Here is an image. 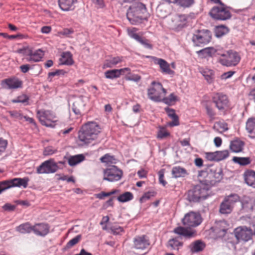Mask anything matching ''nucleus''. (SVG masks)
<instances>
[{
	"label": "nucleus",
	"mask_w": 255,
	"mask_h": 255,
	"mask_svg": "<svg viewBox=\"0 0 255 255\" xmlns=\"http://www.w3.org/2000/svg\"><path fill=\"white\" fill-rule=\"evenodd\" d=\"M149 16L145 5L139 1H134L127 13L128 19L134 25L141 23L143 20H147Z\"/></svg>",
	"instance_id": "nucleus-1"
},
{
	"label": "nucleus",
	"mask_w": 255,
	"mask_h": 255,
	"mask_svg": "<svg viewBox=\"0 0 255 255\" xmlns=\"http://www.w3.org/2000/svg\"><path fill=\"white\" fill-rule=\"evenodd\" d=\"M101 128L96 122H88L84 125L78 133L79 140L84 144H89L97 139Z\"/></svg>",
	"instance_id": "nucleus-2"
},
{
	"label": "nucleus",
	"mask_w": 255,
	"mask_h": 255,
	"mask_svg": "<svg viewBox=\"0 0 255 255\" xmlns=\"http://www.w3.org/2000/svg\"><path fill=\"white\" fill-rule=\"evenodd\" d=\"M209 187L208 185L200 184L188 192L187 198L190 202H198L208 196Z\"/></svg>",
	"instance_id": "nucleus-3"
},
{
	"label": "nucleus",
	"mask_w": 255,
	"mask_h": 255,
	"mask_svg": "<svg viewBox=\"0 0 255 255\" xmlns=\"http://www.w3.org/2000/svg\"><path fill=\"white\" fill-rule=\"evenodd\" d=\"M36 116L41 125L47 127L54 128L58 121L56 114L50 110H37Z\"/></svg>",
	"instance_id": "nucleus-4"
},
{
	"label": "nucleus",
	"mask_w": 255,
	"mask_h": 255,
	"mask_svg": "<svg viewBox=\"0 0 255 255\" xmlns=\"http://www.w3.org/2000/svg\"><path fill=\"white\" fill-rule=\"evenodd\" d=\"M214 1L218 2L219 4L212 8L209 12L210 16L216 20H226L230 19L232 14L229 10V7L222 3L221 1Z\"/></svg>",
	"instance_id": "nucleus-5"
},
{
	"label": "nucleus",
	"mask_w": 255,
	"mask_h": 255,
	"mask_svg": "<svg viewBox=\"0 0 255 255\" xmlns=\"http://www.w3.org/2000/svg\"><path fill=\"white\" fill-rule=\"evenodd\" d=\"M167 94V91L162 85L155 81L151 83L150 87L147 90L148 98L154 102H161L163 97Z\"/></svg>",
	"instance_id": "nucleus-6"
},
{
	"label": "nucleus",
	"mask_w": 255,
	"mask_h": 255,
	"mask_svg": "<svg viewBox=\"0 0 255 255\" xmlns=\"http://www.w3.org/2000/svg\"><path fill=\"white\" fill-rule=\"evenodd\" d=\"M212 101L219 111L224 114L230 109V103L228 96L222 93H215L212 97Z\"/></svg>",
	"instance_id": "nucleus-7"
},
{
	"label": "nucleus",
	"mask_w": 255,
	"mask_h": 255,
	"mask_svg": "<svg viewBox=\"0 0 255 255\" xmlns=\"http://www.w3.org/2000/svg\"><path fill=\"white\" fill-rule=\"evenodd\" d=\"M240 200L236 194H232L225 197L220 206L219 212L222 214H230L234 208V204Z\"/></svg>",
	"instance_id": "nucleus-8"
},
{
	"label": "nucleus",
	"mask_w": 255,
	"mask_h": 255,
	"mask_svg": "<svg viewBox=\"0 0 255 255\" xmlns=\"http://www.w3.org/2000/svg\"><path fill=\"white\" fill-rule=\"evenodd\" d=\"M234 234L236 239L235 243L237 244L241 241L247 242L252 240L253 231L250 227L239 226L234 230Z\"/></svg>",
	"instance_id": "nucleus-9"
},
{
	"label": "nucleus",
	"mask_w": 255,
	"mask_h": 255,
	"mask_svg": "<svg viewBox=\"0 0 255 255\" xmlns=\"http://www.w3.org/2000/svg\"><path fill=\"white\" fill-rule=\"evenodd\" d=\"M212 38L210 31L206 29L196 31L193 35L192 40L196 46L206 44L209 43Z\"/></svg>",
	"instance_id": "nucleus-10"
},
{
	"label": "nucleus",
	"mask_w": 255,
	"mask_h": 255,
	"mask_svg": "<svg viewBox=\"0 0 255 255\" xmlns=\"http://www.w3.org/2000/svg\"><path fill=\"white\" fill-rule=\"evenodd\" d=\"M182 221L185 226L196 227L201 224L202 218L199 213L191 211L185 215Z\"/></svg>",
	"instance_id": "nucleus-11"
},
{
	"label": "nucleus",
	"mask_w": 255,
	"mask_h": 255,
	"mask_svg": "<svg viewBox=\"0 0 255 255\" xmlns=\"http://www.w3.org/2000/svg\"><path fill=\"white\" fill-rule=\"evenodd\" d=\"M222 58L219 59L220 63L227 66H236L241 60L239 54L237 52L232 50L222 54Z\"/></svg>",
	"instance_id": "nucleus-12"
},
{
	"label": "nucleus",
	"mask_w": 255,
	"mask_h": 255,
	"mask_svg": "<svg viewBox=\"0 0 255 255\" xmlns=\"http://www.w3.org/2000/svg\"><path fill=\"white\" fill-rule=\"evenodd\" d=\"M59 169L57 163L54 159L50 158L42 162L37 167L36 173L38 174H50L56 172Z\"/></svg>",
	"instance_id": "nucleus-13"
},
{
	"label": "nucleus",
	"mask_w": 255,
	"mask_h": 255,
	"mask_svg": "<svg viewBox=\"0 0 255 255\" xmlns=\"http://www.w3.org/2000/svg\"><path fill=\"white\" fill-rule=\"evenodd\" d=\"M122 175V171L113 165L104 170L103 179L110 182L117 181L121 179Z\"/></svg>",
	"instance_id": "nucleus-14"
},
{
	"label": "nucleus",
	"mask_w": 255,
	"mask_h": 255,
	"mask_svg": "<svg viewBox=\"0 0 255 255\" xmlns=\"http://www.w3.org/2000/svg\"><path fill=\"white\" fill-rule=\"evenodd\" d=\"M29 179L28 177L23 178H15L10 180L2 181V183L5 190L13 187L22 186L25 188L27 186Z\"/></svg>",
	"instance_id": "nucleus-15"
},
{
	"label": "nucleus",
	"mask_w": 255,
	"mask_h": 255,
	"mask_svg": "<svg viewBox=\"0 0 255 255\" xmlns=\"http://www.w3.org/2000/svg\"><path fill=\"white\" fill-rule=\"evenodd\" d=\"M214 234V238L216 239L224 237L228 229V225L225 221L216 222L215 226L211 229Z\"/></svg>",
	"instance_id": "nucleus-16"
},
{
	"label": "nucleus",
	"mask_w": 255,
	"mask_h": 255,
	"mask_svg": "<svg viewBox=\"0 0 255 255\" xmlns=\"http://www.w3.org/2000/svg\"><path fill=\"white\" fill-rule=\"evenodd\" d=\"M155 64L158 65L160 72L164 74L173 75L175 72L170 68V64L165 60L156 57H151Z\"/></svg>",
	"instance_id": "nucleus-17"
},
{
	"label": "nucleus",
	"mask_w": 255,
	"mask_h": 255,
	"mask_svg": "<svg viewBox=\"0 0 255 255\" xmlns=\"http://www.w3.org/2000/svg\"><path fill=\"white\" fill-rule=\"evenodd\" d=\"M187 17L185 15H174L171 19V26L172 28L179 30L185 25Z\"/></svg>",
	"instance_id": "nucleus-18"
},
{
	"label": "nucleus",
	"mask_w": 255,
	"mask_h": 255,
	"mask_svg": "<svg viewBox=\"0 0 255 255\" xmlns=\"http://www.w3.org/2000/svg\"><path fill=\"white\" fill-rule=\"evenodd\" d=\"M50 228L47 223H37L33 226V232L37 236L44 237L49 233Z\"/></svg>",
	"instance_id": "nucleus-19"
},
{
	"label": "nucleus",
	"mask_w": 255,
	"mask_h": 255,
	"mask_svg": "<svg viewBox=\"0 0 255 255\" xmlns=\"http://www.w3.org/2000/svg\"><path fill=\"white\" fill-rule=\"evenodd\" d=\"M22 82L15 78L5 79L2 81V86L5 89H13L20 88L22 86Z\"/></svg>",
	"instance_id": "nucleus-20"
},
{
	"label": "nucleus",
	"mask_w": 255,
	"mask_h": 255,
	"mask_svg": "<svg viewBox=\"0 0 255 255\" xmlns=\"http://www.w3.org/2000/svg\"><path fill=\"white\" fill-rule=\"evenodd\" d=\"M243 177L247 185L255 188V171L252 169H247L244 171Z\"/></svg>",
	"instance_id": "nucleus-21"
},
{
	"label": "nucleus",
	"mask_w": 255,
	"mask_h": 255,
	"mask_svg": "<svg viewBox=\"0 0 255 255\" xmlns=\"http://www.w3.org/2000/svg\"><path fill=\"white\" fill-rule=\"evenodd\" d=\"M134 247L136 249L144 250L149 245V242L145 238V236H137L133 240Z\"/></svg>",
	"instance_id": "nucleus-22"
},
{
	"label": "nucleus",
	"mask_w": 255,
	"mask_h": 255,
	"mask_svg": "<svg viewBox=\"0 0 255 255\" xmlns=\"http://www.w3.org/2000/svg\"><path fill=\"white\" fill-rule=\"evenodd\" d=\"M44 55V51L40 49L35 51L30 49L28 57H26V60L28 62H37L41 60Z\"/></svg>",
	"instance_id": "nucleus-23"
},
{
	"label": "nucleus",
	"mask_w": 255,
	"mask_h": 255,
	"mask_svg": "<svg viewBox=\"0 0 255 255\" xmlns=\"http://www.w3.org/2000/svg\"><path fill=\"white\" fill-rule=\"evenodd\" d=\"M245 145V142L244 141L236 138L231 142L230 149L233 152H241L243 151Z\"/></svg>",
	"instance_id": "nucleus-24"
},
{
	"label": "nucleus",
	"mask_w": 255,
	"mask_h": 255,
	"mask_svg": "<svg viewBox=\"0 0 255 255\" xmlns=\"http://www.w3.org/2000/svg\"><path fill=\"white\" fill-rule=\"evenodd\" d=\"M124 60L123 56L112 57L106 60L103 64V68H112L119 63L122 62Z\"/></svg>",
	"instance_id": "nucleus-25"
},
{
	"label": "nucleus",
	"mask_w": 255,
	"mask_h": 255,
	"mask_svg": "<svg viewBox=\"0 0 255 255\" xmlns=\"http://www.w3.org/2000/svg\"><path fill=\"white\" fill-rule=\"evenodd\" d=\"M246 129L248 133V136L251 138H255V118H250L246 124Z\"/></svg>",
	"instance_id": "nucleus-26"
},
{
	"label": "nucleus",
	"mask_w": 255,
	"mask_h": 255,
	"mask_svg": "<svg viewBox=\"0 0 255 255\" xmlns=\"http://www.w3.org/2000/svg\"><path fill=\"white\" fill-rule=\"evenodd\" d=\"M243 208L247 211L255 209V198L245 196L242 201Z\"/></svg>",
	"instance_id": "nucleus-27"
},
{
	"label": "nucleus",
	"mask_w": 255,
	"mask_h": 255,
	"mask_svg": "<svg viewBox=\"0 0 255 255\" xmlns=\"http://www.w3.org/2000/svg\"><path fill=\"white\" fill-rule=\"evenodd\" d=\"M165 111L168 116L172 119V121L168 123V125L170 127L178 126L179 125V118L175 113V111L169 108H165Z\"/></svg>",
	"instance_id": "nucleus-28"
},
{
	"label": "nucleus",
	"mask_w": 255,
	"mask_h": 255,
	"mask_svg": "<svg viewBox=\"0 0 255 255\" xmlns=\"http://www.w3.org/2000/svg\"><path fill=\"white\" fill-rule=\"evenodd\" d=\"M183 243L180 241L179 238H174L170 239L167 244V247L172 250L178 251L182 247Z\"/></svg>",
	"instance_id": "nucleus-29"
},
{
	"label": "nucleus",
	"mask_w": 255,
	"mask_h": 255,
	"mask_svg": "<svg viewBox=\"0 0 255 255\" xmlns=\"http://www.w3.org/2000/svg\"><path fill=\"white\" fill-rule=\"evenodd\" d=\"M200 72L209 84L214 82L215 74L213 70L208 68H202L200 69Z\"/></svg>",
	"instance_id": "nucleus-30"
},
{
	"label": "nucleus",
	"mask_w": 255,
	"mask_h": 255,
	"mask_svg": "<svg viewBox=\"0 0 255 255\" xmlns=\"http://www.w3.org/2000/svg\"><path fill=\"white\" fill-rule=\"evenodd\" d=\"M173 233L180 236L185 238H190L192 237L194 233L191 230L183 227H178L173 230Z\"/></svg>",
	"instance_id": "nucleus-31"
},
{
	"label": "nucleus",
	"mask_w": 255,
	"mask_h": 255,
	"mask_svg": "<svg viewBox=\"0 0 255 255\" xmlns=\"http://www.w3.org/2000/svg\"><path fill=\"white\" fill-rule=\"evenodd\" d=\"M15 230L20 234H29L33 232V226L30 223L26 222L16 227Z\"/></svg>",
	"instance_id": "nucleus-32"
},
{
	"label": "nucleus",
	"mask_w": 255,
	"mask_h": 255,
	"mask_svg": "<svg viewBox=\"0 0 255 255\" xmlns=\"http://www.w3.org/2000/svg\"><path fill=\"white\" fill-rule=\"evenodd\" d=\"M85 159V156L83 154H78L70 156L67 158L68 163L71 166H74L81 162Z\"/></svg>",
	"instance_id": "nucleus-33"
},
{
	"label": "nucleus",
	"mask_w": 255,
	"mask_h": 255,
	"mask_svg": "<svg viewBox=\"0 0 255 255\" xmlns=\"http://www.w3.org/2000/svg\"><path fill=\"white\" fill-rule=\"evenodd\" d=\"M74 1H58L59 7L63 11L73 10L75 8Z\"/></svg>",
	"instance_id": "nucleus-34"
},
{
	"label": "nucleus",
	"mask_w": 255,
	"mask_h": 255,
	"mask_svg": "<svg viewBox=\"0 0 255 255\" xmlns=\"http://www.w3.org/2000/svg\"><path fill=\"white\" fill-rule=\"evenodd\" d=\"M61 64L71 65L73 63L72 55L70 52H63L60 59Z\"/></svg>",
	"instance_id": "nucleus-35"
},
{
	"label": "nucleus",
	"mask_w": 255,
	"mask_h": 255,
	"mask_svg": "<svg viewBox=\"0 0 255 255\" xmlns=\"http://www.w3.org/2000/svg\"><path fill=\"white\" fill-rule=\"evenodd\" d=\"M171 172L173 177L175 178L184 177L187 174L186 170L180 166L173 167Z\"/></svg>",
	"instance_id": "nucleus-36"
},
{
	"label": "nucleus",
	"mask_w": 255,
	"mask_h": 255,
	"mask_svg": "<svg viewBox=\"0 0 255 255\" xmlns=\"http://www.w3.org/2000/svg\"><path fill=\"white\" fill-rule=\"evenodd\" d=\"M205 246V244L203 242L198 240L191 245L190 249L192 252L197 253L203 251Z\"/></svg>",
	"instance_id": "nucleus-37"
},
{
	"label": "nucleus",
	"mask_w": 255,
	"mask_h": 255,
	"mask_svg": "<svg viewBox=\"0 0 255 255\" xmlns=\"http://www.w3.org/2000/svg\"><path fill=\"white\" fill-rule=\"evenodd\" d=\"M216 52L215 48L213 47H207L197 52L199 55L203 57L212 56Z\"/></svg>",
	"instance_id": "nucleus-38"
},
{
	"label": "nucleus",
	"mask_w": 255,
	"mask_h": 255,
	"mask_svg": "<svg viewBox=\"0 0 255 255\" xmlns=\"http://www.w3.org/2000/svg\"><path fill=\"white\" fill-rule=\"evenodd\" d=\"M204 107L206 110V113L207 115L209 117L211 120H213L215 118V116L216 115V113L213 108L212 107V105L210 102H206L204 104Z\"/></svg>",
	"instance_id": "nucleus-39"
},
{
	"label": "nucleus",
	"mask_w": 255,
	"mask_h": 255,
	"mask_svg": "<svg viewBox=\"0 0 255 255\" xmlns=\"http://www.w3.org/2000/svg\"><path fill=\"white\" fill-rule=\"evenodd\" d=\"M229 30V28L225 25H218L215 28V34L216 37H220L227 34Z\"/></svg>",
	"instance_id": "nucleus-40"
},
{
	"label": "nucleus",
	"mask_w": 255,
	"mask_h": 255,
	"mask_svg": "<svg viewBox=\"0 0 255 255\" xmlns=\"http://www.w3.org/2000/svg\"><path fill=\"white\" fill-rule=\"evenodd\" d=\"M232 160L236 163H238L242 166H246L251 163V160L250 157H241L234 156L233 157Z\"/></svg>",
	"instance_id": "nucleus-41"
},
{
	"label": "nucleus",
	"mask_w": 255,
	"mask_h": 255,
	"mask_svg": "<svg viewBox=\"0 0 255 255\" xmlns=\"http://www.w3.org/2000/svg\"><path fill=\"white\" fill-rule=\"evenodd\" d=\"M177 100V97L174 93H171L168 97H163L161 101L168 105H173Z\"/></svg>",
	"instance_id": "nucleus-42"
},
{
	"label": "nucleus",
	"mask_w": 255,
	"mask_h": 255,
	"mask_svg": "<svg viewBox=\"0 0 255 255\" xmlns=\"http://www.w3.org/2000/svg\"><path fill=\"white\" fill-rule=\"evenodd\" d=\"M133 198V194L130 192H126L121 194L118 197V200L121 202H126L131 200Z\"/></svg>",
	"instance_id": "nucleus-43"
},
{
	"label": "nucleus",
	"mask_w": 255,
	"mask_h": 255,
	"mask_svg": "<svg viewBox=\"0 0 255 255\" xmlns=\"http://www.w3.org/2000/svg\"><path fill=\"white\" fill-rule=\"evenodd\" d=\"M105 76L107 79H114L120 77L118 69L109 70L105 72Z\"/></svg>",
	"instance_id": "nucleus-44"
},
{
	"label": "nucleus",
	"mask_w": 255,
	"mask_h": 255,
	"mask_svg": "<svg viewBox=\"0 0 255 255\" xmlns=\"http://www.w3.org/2000/svg\"><path fill=\"white\" fill-rule=\"evenodd\" d=\"M214 128H217L220 132H224L228 129V125L223 121H219L215 123Z\"/></svg>",
	"instance_id": "nucleus-45"
},
{
	"label": "nucleus",
	"mask_w": 255,
	"mask_h": 255,
	"mask_svg": "<svg viewBox=\"0 0 255 255\" xmlns=\"http://www.w3.org/2000/svg\"><path fill=\"white\" fill-rule=\"evenodd\" d=\"M82 236L81 235H78L76 236L75 238H73L71 240H70L66 245L65 249H69L72 248L73 246L77 244L81 240Z\"/></svg>",
	"instance_id": "nucleus-46"
},
{
	"label": "nucleus",
	"mask_w": 255,
	"mask_h": 255,
	"mask_svg": "<svg viewBox=\"0 0 255 255\" xmlns=\"http://www.w3.org/2000/svg\"><path fill=\"white\" fill-rule=\"evenodd\" d=\"M170 133L164 127H159L157 132V138L158 139H163L169 136Z\"/></svg>",
	"instance_id": "nucleus-47"
},
{
	"label": "nucleus",
	"mask_w": 255,
	"mask_h": 255,
	"mask_svg": "<svg viewBox=\"0 0 255 255\" xmlns=\"http://www.w3.org/2000/svg\"><path fill=\"white\" fill-rule=\"evenodd\" d=\"M216 152L217 161L224 160L229 156V152L228 150L217 151Z\"/></svg>",
	"instance_id": "nucleus-48"
},
{
	"label": "nucleus",
	"mask_w": 255,
	"mask_h": 255,
	"mask_svg": "<svg viewBox=\"0 0 255 255\" xmlns=\"http://www.w3.org/2000/svg\"><path fill=\"white\" fill-rule=\"evenodd\" d=\"M28 100L29 97L26 95L21 94L17 97L15 99L12 100L11 102L13 103H25L28 102Z\"/></svg>",
	"instance_id": "nucleus-49"
},
{
	"label": "nucleus",
	"mask_w": 255,
	"mask_h": 255,
	"mask_svg": "<svg viewBox=\"0 0 255 255\" xmlns=\"http://www.w3.org/2000/svg\"><path fill=\"white\" fill-rule=\"evenodd\" d=\"M57 152V149L52 146H48L46 147L43 152V154L44 156H50L52 155Z\"/></svg>",
	"instance_id": "nucleus-50"
},
{
	"label": "nucleus",
	"mask_w": 255,
	"mask_h": 255,
	"mask_svg": "<svg viewBox=\"0 0 255 255\" xmlns=\"http://www.w3.org/2000/svg\"><path fill=\"white\" fill-rule=\"evenodd\" d=\"M138 42H139L141 44L143 45L145 48L151 49H152V45L150 43V41L149 40L146 39L144 37H140L139 39L137 40Z\"/></svg>",
	"instance_id": "nucleus-51"
},
{
	"label": "nucleus",
	"mask_w": 255,
	"mask_h": 255,
	"mask_svg": "<svg viewBox=\"0 0 255 255\" xmlns=\"http://www.w3.org/2000/svg\"><path fill=\"white\" fill-rule=\"evenodd\" d=\"M127 30L128 35L132 38H133L135 40H136V41L140 37V35L136 33L137 31V28L135 27L128 28Z\"/></svg>",
	"instance_id": "nucleus-52"
},
{
	"label": "nucleus",
	"mask_w": 255,
	"mask_h": 255,
	"mask_svg": "<svg viewBox=\"0 0 255 255\" xmlns=\"http://www.w3.org/2000/svg\"><path fill=\"white\" fill-rule=\"evenodd\" d=\"M156 192L154 191H150L145 193L140 199V202L141 203L145 202L147 200L150 199L152 197H154Z\"/></svg>",
	"instance_id": "nucleus-53"
},
{
	"label": "nucleus",
	"mask_w": 255,
	"mask_h": 255,
	"mask_svg": "<svg viewBox=\"0 0 255 255\" xmlns=\"http://www.w3.org/2000/svg\"><path fill=\"white\" fill-rule=\"evenodd\" d=\"M100 161L103 163L107 164L112 163L115 160L114 157L109 154H106L100 159Z\"/></svg>",
	"instance_id": "nucleus-54"
},
{
	"label": "nucleus",
	"mask_w": 255,
	"mask_h": 255,
	"mask_svg": "<svg viewBox=\"0 0 255 255\" xmlns=\"http://www.w3.org/2000/svg\"><path fill=\"white\" fill-rule=\"evenodd\" d=\"M194 1H173L177 6L186 8L190 6L193 3Z\"/></svg>",
	"instance_id": "nucleus-55"
},
{
	"label": "nucleus",
	"mask_w": 255,
	"mask_h": 255,
	"mask_svg": "<svg viewBox=\"0 0 255 255\" xmlns=\"http://www.w3.org/2000/svg\"><path fill=\"white\" fill-rule=\"evenodd\" d=\"M79 104L77 102L74 103L73 105V111L77 115H81L84 111V106L81 107H78Z\"/></svg>",
	"instance_id": "nucleus-56"
},
{
	"label": "nucleus",
	"mask_w": 255,
	"mask_h": 255,
	"mask_svg": "<svg viewBox=\"0 0 255 255\" xmlns=\"http://www.w3.org/2000/svg\"><path fill=\"white\" fill-rule=\"evenodd\" d=\"M216 152L205 153V157L209 161H217Z\"/></svg>",
	"instance_id": "nucleus-57"
},
{
	"label": "nucleus",
	"mask_w": 255,
	"mask_h": 255,
	"mask_svg": "<svg viewBox=\"0 0 255 255\" xmlns=\"http://www.w3.org/2000/svg\"><path fill=\"white\" fill-rule=\"evenodd\" d=\"M8 113L9 114L11 117L14 119H17L19 120H21L23 118V115L20 111H9Z\"/></svg>",
	"instance_id": "nucleus-58"
},
{
	"label": "nucleus",
	"mask_w": 255,
	"mask_h": 255,
	"mask_svg": "<svg viewBox=\"0 0 255 255\" xmlns=\"http://www.w3.org/2000/svg\"><path fill=\"white\" fill-rule=\"evenodd\" d=\"M126 79L128 81H132L134 82H137L141 79V76L137 74H128V76H126Z\"/></svg>",
	"instance_id": "nucleus-59"
},
{
	"label": "nucleus",
	"mask_w": 255,
	"mask_h": 255,
	"mask_svg": "<svg viewBox=\"0 0 255 255\" xmlns=\"http://www.w3.org/2000/svg\"><path fill=\"white\" fill-rule=\"evenodd\" d=\"M7 145V141L2 138H0V155L4 152Z\"/></svg>",
	"instance_id": "nucleus-60"
},
{
	"label": "nucleus",
	"mask_w": 255,
	"mask_h": 255,
	"mask_svg": "<svg viewBox=\"0 0 255 255\" xmlns=\"http://www.w3.org/2000/svg\"><path fill=\"white\" fill-rule=\"evenodd\" d=\"M74 30L72 28H64L62 31L58 32L59 35L68 36L70 34L73 33Z\"/></svg>",
	"instance_id": "nucleus-61"
},
{
	"label": "nucleus",
	"mask_w": 255,
	"mask_h": 255,
	"mask_svg": "<svg viewBox=\"0 0 255 255\" xmlns=\"http://www.w3.org/2000/svg\"><path fill=\"white\" fill-rule=\"evenodd\" d=\"M118 71L120 77H121V75H126V76H128V75L130 74L131 70L129 68H124L118 69Z\"/></svg>",
	"instance_id": "nucleus-62"
},
{
	"label": "nucleus",
	"mask_w": 255,
	"mask_h": 255,
	"mask_svg": "<svg viewBox=\"0 0 255 255\" xmlns=\"http://www.w3.org/2000/svg\"><path fill=\"white\" fill-rule=\"evenodd\" d=\"M111 231L113 234L119 235L124 232V229L120 226H113Z\"/></svg>",
	"instance_id": "nucleus-63"
},
{
	"label": "nucleus",
	"mask_w": 255,
	"mask_h": 255,
	"mask_svg": "<svg viewBox=\"0 0 255 255\" xmlns=\"http://www.w3.org/2000/svg\"><path fill=\"white\" fill-rule=\"evenodd\" d=\"M235 72L232 71L225 72L221 76V79L222 80H226L229 79L231 78L235 74Z\"/></svg>",
	"instance_id": "nucleus-64"
}]
</instances>
